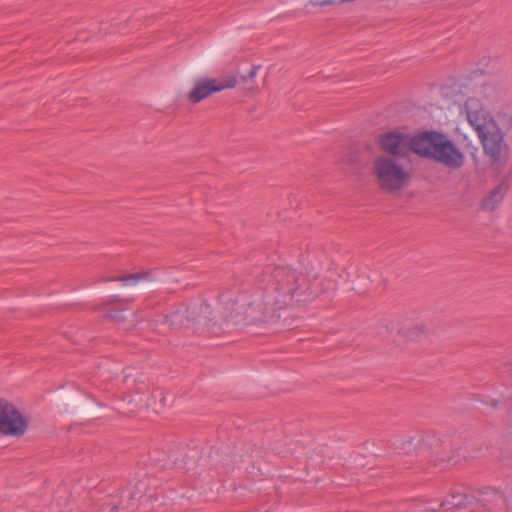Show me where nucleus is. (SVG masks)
<instances>
[{"mask_svg": "<svg viewBox=\"0 0 512 512\" xmlns=\"http://www.w3.org/2000/svg\"><path fill=\"white\" fill-rule=\"evenodd\" d=\"M255 283L264 291L266 305L281 310L294 302L307 303L327 291L330 281L321 277L310 280L305 274L289 265H266L252 271Z\"/></svg>", "mask_w": 512, "mask_h": 512, "instance_id": "f257e3e1", "label": "nucleus"}, {"mask_svg": "<svg viewBox=\"0 0 512 512\" xmlns=\"http://www.w3.org/2000/svg\"><path fill=\"white\" fill-rule=\"evenodd\" d=\"M380 149L392 156H403L407 150L434 161L450 170H459L465 164V155L445 133L426 130L410 137L397 131L380 134L377 139Z\"/></svg>", "mask_w": 512, "mask_h": 512, "instance_id": "f03ea898", "label": "nucleus"}, {"mask_svg": "<svg viewBox=\"0 0 512 512\" xmlns=\"http://www.w3.org/2000/svg\"><path fill=\"white\" fill-rule=\"evenodd\" d=\"M469 124L476 131L485 155L491 164L504 167L510 159V147L504 139L503 129L512 134V112L499 114V123L485 109L478 98H468L463 106Z\"/></svg>", "mask_w": 512, "mask_h": 512, "instance_id": "7ed1b4c3", "label": "nucleus"}, {"mask_svg": "<svg viewBox=\"0 0 512 512\" xmlns=\"http://www.w3.org/2000/svg\"><path fill=\"white\" fill-rule=\"evenodd\" d=\"M506 505L505 495L496 488H485L477 496L454 493L437 504L444 512H501Z\"/></svg>", "mask_w": 512, "mask_h": 512, "instance_id": "20e7f679", "label": "nucleus"}, {"mask_svg": "<svg viewBox=\"0 0 512 512\" xmlns=\"http://www.w3.org/2000/svg\"><path fill=\"white\" fill-rule=\"evenodd\" d=\"M373 173L379 187L388 192L401 190L406 186L409 174L392 157L379 156L373 162Z\"/></svg>", "mask_w": 512, "mask_h": 512, "instance_id": "39448f33", "label": "nucleus"}, {"mask_svg": "<svg viewBox=\"0 0 512 512\" xmlns=\"http://www.w3.org/2000/svg\"><path fill=\"white\" fill-rule=\"evenodd\" d=\"M27 428L28 422L19 409L8 400L0 398V434L20 437Z\"/></svg>", "mask_w": 512, "mask_h": 512, "instance_id": "423d86ee", "label": "nucleus"}, {"mask_svg": "<svg viewBox=\"0 0 512 512\" xmlns=\"http://www.w3.org/2000/svg\"><path fill=\"white\" fill-rule=\"evenodd\" d=\"M237 80L230 76L225 80L213 78H204L195 81L192 90L188 93V100L193 103H199L213 93L223 91L224 89L235 87Z\"/></svg>", "mask_w": 512, "mask_h": 512, "instance_id": "0eeeda50", "label": "nucleus"}, {"mask_svg": "<svg viewBox=\"0 0 512 512\" xmlns=\"http://www.w3.org/2000/svg\"><path fill=\"white\" fill-rule=\"evenodd\" d=\"M186 303L179 304L170 314L164 316V321L172 328H182L191 324L192 316H188Z\"/></svg>", "mask_w": 512, "mask_h": 512, "instance_id": "6e6552de", "label": "nucleus"}, {"mask_svg": "<svg viewBox=\"0 0 512 512\" xmlns=\"http://www.w3.org/2000/svg\"><path fill=\"white\" fill-rule=\"evenodd\" d=\"M508 190V185L504 182L498 184L482 200L481 207L485 211H493L502 202Z\"/></svg>", "mask_w": 512, "mask_h": 512, "instance_id": "1a4fd4ad", "label": "nucleus"}, {"mask_svg": "<svg viewBox=\"0 0 512 512\" xmlns=\"http://www.w3.org/2000/svg\"><path fill=\"white\" fill-rule=\"evenodd\" d=\"M111 303L112 305L108 308L106 316L120 326L126 319L122 313L129 309L130 301H121L118 298L113 297Z\"/></svg>", "mask_w": 512, "mask_h": 512, "instance_id": "9d476101", "label": "nucleus"}, {"mask_svg": "<svg viewBox=\"0 0 512 512\" xmlns=\"http://www.w3.org/2000/svg\"><path fill=\"white\" fill-rule=\"evenodd\" d=\"M186 307L189 309L188 316H192L191 318V324L200 320L201 318L208 319L210 312H209V305L206 303V301H193L188 304H186Z\"/></svg>", "mask_w": 512, "mask_h": 512, "instance_id": "9b49d317", "label": "nucleus"}, {"mask_svg": "<svg viewBox=\"0 0 512 512\" xmlns=\"http://www.w3.org/2000/svg\"><path fill=\"white\" fill-rule=\"evenodd\" d=\"M152 271H142L131 274H125L119 277H111L106 279V281H120L123 285H135L142 280H152L151 278Z\"/></svg>", "mask_w": 512, "mask_h": 512, "instance_id": "f8f14e48", "label": "nucleus"}, {"mask_svg": "<svg viewBox=\"0 0 512 512\" xmlns=\"http://www.w3.org/2000/svg\"><path fill=\"white\" fill-rule=\"evenodd\" d=\"M337 3H340L339 0H322V1H311L310 5L323 7V6L334 5Z\"/></svg>", "mask_w": 512, "mask_h": 512, "instance_id": "ddd939ff", "label": "nucleus"}, {"mask_svg": "<svg viewBox=\"0 0 512 512\" xmlns=\"http://www.w3.org/2000/svg\"><path fill=\"white\" fill-rule=\"evenodd\" d=\"M478 153H479V150L477 147H472V150L470 152L471 156L473 157L474 159V162L477 164L478 162V159H477V156H478Z\"/></svg>", "mask_w": 512, "mask_h": 512, "instance_id": "4468645a", "label": "nucleus"}, {"mask_svg": "<svg viewBox=\"0 0 512 512\" xmlns=\"http://www.w3.org/2000/svg\"><path fill=\"white\" fill-rule=\"evenodd\" d=\"M257 70H258V67L257 66H253L251 68V70L249 71V73H248V77L250 79L254 78L256 76V74H257Z\"/></svg>", "mask_w": 512, "mask_h": 512, "instance_id": "2eb2a0df", "label": "nucleus"}, {"mask_svg": "<svg viewBox=\"0 0 512 512\" xmlns=\"http://www.w3.org/2000/svg\"><path fill=\"white\" fill-rule=\"evenodd\" d=\"M436 510V507L429 505L424 509V512H435Z\"/></svg>", "mask_w": 512, "mask_h": 512, "instance_id": "dca6fc26", "label": "nucleus"}, {"mask_svg": "<svg viewBox=\"0 0 512 512\" xmlns=\"http://www.w3.org/2000/svg\"><path fill=\"white\" fill-rule=\"evenodd\" d=\"M133 326H134V324L132 323L131 325L123 326V329L128 331V330L132 329Z\"/></svg>", "mask_w": 512, "mask_h": 512, "instance_id": "f3484780", "label": "nucleus"}, {"mask_svg": "<svg viewBox=\"0 0 512 512\" xmlns=\"http://www.w3.org/2000/svg\"><path fill=\"white\" fill-rule=\"evenodd\" d=\"M117 510H118V506L117 505L111 506V511L112 512H116Z\"/></svg>", "mask_w": 512, "mask_h": 512, "instance_id": "a211bd4d", "label": "nucleus"}]
</instances>
